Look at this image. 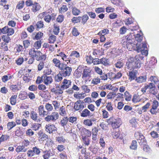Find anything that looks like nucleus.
Segmentation results:
<instances>
[{"instance_id":"nucleus-6","label":"nucleus","mask_w":159,"mask_h":159,"mask_svg":"<svg viewBox=\"0 0 159 159\" xmlns=\"http://www.w3.org/2000/svg\"><path fill=\"white\" fill-rule=\"evenodd\" d=\"M91 70L89 68L86 67L83 71L82 78L85 81L87 82L91 78Z\"/></svg>"},{"instance_id":"nucleus-45","label":"nucleus","mask_w":159,"mask_h":159,"mask_svg":"<svg viewBox=\"0 0 159 159\" xmlns=\"http://www.w3.org/2000/svg\"><path fill=\"white\" fill-rule=\"evenodd\" d=\"M124 96L126 101H129L131 100V95L127 91H126L124 93Z\"/></svg>"},{"instance_id":"nucleus-38","label":"nucleus","mask_w":159,"mask_h":159,"mask_svg":"<svg viewBox=\"0 0 159 159\" xmlns=\"http://www.w3.org/2000/svg\"><path fill=\"white\" fill-rule=\"evenodd\" d=\"M137 142L136 140H133L130 145V148L132 150H135L137 149Z\"/></svg>"},{"instance_id":"nucleus-42","label":"nucleus","mask_w":159,"mask_h":159,"mask_svg":"<svg viewBox=\"0 0 159 159\" xmlns=\"http://www.w3.org/2000/svg\"><path fill=\"white\" fill-rule=\"evenodd\" d=\"M23 80L25 82H28L31 80V77L29 74H25L23 77Z\"/></svg>"},{"instance_id":"nucleus-31","label":"nucleus","mask_w":159,"mask_h":159,"mask_svg":"<svg viewBox=\"0 0 159 159\" xmlns=\"http://www.w3.org/2000/svg\"><path fill=\"white\" fill-rule=\"evenodd\" d=\"M46 58V55L43 54L41 52L40 54L39 53V56H38V58H37V61H39L41 60V61H44Z\"/></svg>"},{"instance_id":"nucleus-56","label":"nucleus","mask_w":159,"mask_h":159,"mask_svg":"<svg viewBox=\"0 0 159 159\" xmlns=\"http://www.w3.org/2000/svg\"><path fill=\"white\" fill-rule=\"evenodd\" d=\"M56 37L53 35H52L49 36V43H54L56 40Z\"/></svg>"},{"instance_id":"nucleus-39","label":"nucleus","mask_w":159,"mask_h":159,"mask_svg":"<svg viewBox=\"0 0 159 159\" xmlns=\"http://www.w3.org/2000/svg\"><path fill=\"white\" fill-rule=\"evenodd\" d=\"M149 80L150 81L153 82L155 84H157L159 81L157 77L155 76H151Z\"/></svg>"},{"instance_id":"nucleus-40","label":"nucleus","mask_w":159,"mask_h":159,"mask_svg":"<svg viewBox=\"0 0 159 159\" xmlns=\"http://www.w3.org/2000/svg\"><path fill=\"white\" fill-rule=\"evenodd\" d=\"M17 97V96L16 95H12L11 97L10 98V103L11 104L14 105H15L16 103V99Z\"/></svg>"},{"instance_id":"nucleus-8","label":"nucleus","mask_w":159,"mask_h":159,"mask_svg":"<svg viewBox=\"0 0 159 159\" xmlns=\"http://www.w3.org/2000/svg\"><path fill=\"white\" fill-rule=\"evenodd\" d=\"M41 150H42V149L36 146L33 147L32 150H29L27 152V156L29 157H31L34 156L35 155H39L41 153Z\"/></svg>"},{"instance_id":"nucleus-34","label":"nucleus","mask_w":159,"mask_h":159,"mask_svg":"<svg viewBox=\"0 0 159 159\" xmlns=\"http://www.w3.org/2000/svg\"><path fill=\"white\" fill-rule=\"evenodd\" d=\"M112 134L114 138H119L120 139H122L123 138V137L120 136V133L118 131H114L112 133Z\"/></svg>"},{"instance_id":"nucleus-55","label":"nucleus","mask_w":159,"mask_h":159,"mask_svg":"<svg viewBox=\"0 0 159 159\" xmlns=\"http://www.w3.org/2000/svg\"><path fill=\"white\" fill-rule=\"evenodd\" d=\"M41 125L40 124H34L32 125L31 128L33 130L36 131L39 129Z\"/></svg>"},{"instance_id":"nucleus-53","label":"nucleus","mask_w":159,"mask_h":159,"mask_svg":"<svg viewBox=\"0 0 159 159\" xmlns=\"http://www.w3.org/2000/svg\"><path fill=\"white\" fill-rule=\"evenodd\" d=\"M150 134L152 137L154 139H156L159 137V134L155 131H151L150 133Z\"/></svg>"},{"instance_id":"nucleus-9","label":"nucleus","mask_w":159,"mask_h":159,"mask_svg":"<svg viewBox=\"0 0 159 159\" xmlns=\"http://www.w3.org/2000/svg\"><path fill=\"white\" fill-rule=\"evenodd\" d=\"M59 117V115L58 113L57 112H54L52 113L51 115H48L45 118V120L46 121H49L54 122Z\"/></svg>"},{"instance_id":"nucleus-37","label":"nucleus","mask_w":159,"mask_h":159,"mask_svg":"<svg viewBox=\"0 0 159 159\" xmlns=\"http://www.w3.org/2000/svg\"><path fill=\"white\" fill-rule=\"evenodd\" d=\"M72 12L73 15L74 16H78L81 12L80 11L77 9L75 7H72Z\"/></svg>"},{"instance_id":"nucleus-52","label":"nucleus","mask_w":159,"mask_h":159,"mask_svg":"<svg viewBox=\"0 0 159 159\" xmlns=\"http://www.w3.org/2000/svg\"><path fill=\"white\" fill-rule=\"evenodd\" d=\"M59 114L60 115L64 116V115L66 114L65 111V107L64 106H62L59 109Z\"/></svg>"},{"instance_id":"nucleus-41","label":"nucleus","mask_w":159,"mask_h":159,"mask_svg":"<svg viewBox=\"0 0 159 159\" xmlns=\"http://www.w3.org/2000/svg\"><path fill=\"white\" fill-rule=\"evenodd\" d=\"M68 121V119L67 117H64L60 122L61 125L63 127L66 125L67 124Z\"/></svg>"},{"instance_id":"nucleus-7","label":"nucleus","mask_w":159,"mask_h":159,"mask_svg":"<svg viewBox=\"0 0 159 159\" xmlns=\"http://www.w3.org/2000/svg\"><path fill=\"white\" fill-rule=\"evenodd\" d=\"M134 136L140 145H145L147 144L146 141L145 137L141 133L139 132H136L134 134Z\"/></svg>"},{"instance_id":"nucleus-47","label":"nucleus","mask_w":159,"mask_h":159,"mask_svg":"<svg viewBox=\"0 0 159 159\" xmlns=\"http://www.w3.org/2000/svg\"><path fill=\"white\" fill-rule=\"evenodd\" d=\"M39 134V137L43 141L47 139H48V136L45 133H41Z\"/></svg>"},{"instance_id":"nucleus-10","label":"nucleus","mask_w":159,"mask_h":159,"mask_svg":"<svg viewBox=\"0 0 159 159\" xmlns=\"http://www.w3.org/2000/svg\"><path fill=\"white\" fill-rule=\"evenodd\" d=\"M159 106L158 102L156 100L152 101V108L150 110V111L152 115H156L157 113V109Z\"/></svg>"},{"instance_id":"nucleus-62","label":"nucleus","mask_w":159,"mask_h":159,"mask_svg":"<svg viewBox=\"0 0 159 159\" xmlns=\"http://www.w3.org/2000/svg\"><path fill=\"white\" fill-rule=\"evenodd\" d=\"M81 16H78V17H74L71 19L72 21L75 23H78L80 21Z\"/></svg>"},{"instance_id":"nucleus-17","label":"nucleus","mask_w":159,"mask_h":159,"mask_svg":"<svg viewBox=\"0 0 159 159\" xmlns=\"http://www.w3.org/2000/svg\"><path fill=\"white\" fill-rule=\"evenodd\" d=\"M43 153L44 154L43 155V157L44 159H48L51 156L53 155L52 152L51 150L43 151Z\"/></svg>"},{"instance_id":"nucleus-26","label":"nucleus","mask_w":159,"mask_h":159,"mask_svg":"<svg viewBox=\"0 0 159 159\" xmlns=\"http://www.w3.org/2000/svg\"><path fill=\"white\" fill-rule=\"evenodd\" d=\"M55 16L56 15H54V16H52L48 14L47 13V14H46V15H45L44 19L45 21L49 23L50 22L52 19V20H54L55 19Z\"/></svg>"},{"instance_id":"nucleus-63","label":"nucleus","mask_w":159,"mask_h":159,"mask_svg":"<svg viewBox=\"0 0 159 159\" xmlns=\"http://www.w3.org/2000/svg\"><path fill=\"white\" fill-rule=\"evenodd\" d=\"M95 12L98 14L105 12V9L103 7L96 8L95 9Z\"/></svg>"},{"instance_id":"nucleus-49","label":"nucleus","mask_w":159,"mask_h":159,"mask_svg":"<svg viewBox=\"0 0 159 159\" xmlns=\"http://www.w3.org/2000/svg\"><path fill=\"white\" fill-rule=\"evenodd\" d=\"M84 93L75 94L74 97L77 99H83L84 97Z\"/></svg>"},{"instance_id":"nucleus-4","label":"nucleus","mask_w":159,"mask_h":159,"mask_svg":"<svg viewBox=\"0 0 159 159\" xmlns=\"http://www.w3.org/2000/svg\"><path fill=\"white\" fill-rule=\"evenodd\" d=\"M61 70L59 72L64 77L69 76L70 75L72 69L70 67L67 66L65 64H61V68L60 69Z\"/></svg>"},{"instance_id":"nucleus-30","label":"nucleus","mask_w":159,"mask_h":159,"mask_svg":"<svg viewBox=\"0 0 159 159\" xmlns=\"http://www.w3.org/2000/svg\"><path fill=\"white\" fill-rule=\"evenodd\" d=\"M62 75L59 72V73L57 75H56L55 76L54 80L56 82H60L62 79Z\"/></svg>"},{"instance_id":"nucleus-25","label":"nucleus","mask_w":159,"mask_h":159,"mask_svg":"<svg viewBox=\"0 0 159 159\" xmlns=\"http://www.w3.org/2000/svg\"><path fill=\"white\" fill-rule=\"evenodd\" d=\"M81 69H82V67L80 66H79L77 69H76L74 75L77 78H80L81 75H82V73H81Z\"/></svg>"},{"instance_id":"nucleus-20","label":"nucleus","mask_w":159,"mask_h":159,"mask_svg":"<svg viewBox=\"0 0 159 159\" xmlns=\"http://www.w3.org/2000/svg\"><path fill=\"white\" fill-rule=\"evenodd\" d=\"M80 57V53L77 51H72L70 55V61L72 59H75L78 58Z\"/></svg>"},{"instance_id":"nucleus-19","label":"nucleus","mask_w":159,"mask_h":159,"mask_svg":"<svg viewBox=\"0 0 159 159\" xmlns=\"http://www.w3.org/2000/svg\"><path fill=\"white\" fill-rule=\"evenodd\" d=\"M38 110L39 115L40 116H44L47 115L48 114V111H44V107L43 105H41L39 107Z\"/></svg>"},{"instance_id":"nucleus-18","label":"nucleus","mask_w":159,"mask_h":159,"mask_svg":"<svg viewBox=\"0 0 159 159\" xmlns=\"http://www.w3.org/2000/svg\"><path fill=\"white\" fill-rule=\"evenodd\" d=\"M80 116L82 117H89L92 116V113L88 109H85L81 113Z\"/></svg>"},{"instance_id":"nucleus-36","label":"nucleus","mask_w":159,"mask_h":159,"mask_svg":"<svg viewBox=\"0 0 159 159\" xmlns=\"http://www.w3.org/2000/svg\"><path fill=\"white\" fill-rule=\"evenodd\" d=\"M16 125V122L14 121L8 122L7 124V128L9 130L11 129Z\"/></svg>"},{"instance_id":"nucleus-16","label":"nucleus","mask_w":159,"mask_h":159,"mask_svg":"<svg viewBox=\"0 0 159 159\" xmlns=\"http://www.w3.org/2000/svg\"><path fill=\"white\" fill-rule=\"evenodd\" d=\"M81 101L80 100L77 101L74 104V108L76 110H81L84 108L83 104H81Z\"/></svg>"},{"instance_id":"nucleus-27","label":"nucleus","mask_w":159,"mask_h":159,"mask_svg":"<svg viewBox=\"0 0 159 159\" xmlns=\"http://www.w3.org/2000/svg\"><path fill=\"white\" fill-rule=\"evenodd\" d=\"M137 72L135 71H131L129 72V79H131V80L135 79L136 78V75Z\"/></svg>"},{"instance_id":"nucleus-43","label":"nucleus","mask_w":159,"mask_h":159,"mask_svg":"<svg viewBox=\"0 0 159 159\" xmlns=\"http://www.w3.org/2000/svg\"><path fill=\"white\" fill-rule=\"evenodd\" d=\"M26 149H25L23 146H18L16 149V151L18 152H26Z\"/></svg>"},{"instance_id":"nucleus-5","label":"nucleus","mask_w":159,"mask_h":159,"mask_svg":"<svg viewBox=\"0 0 159 159\" xmlns=\"http://www.w3.org/2000/svg\"><path fill=\"white\" fill-rule=\"evenodd\" d=\"M109 124H111L113 129L119 127L121 124V120L119 118H115L114 117L110 118L108 120Z\"/></svg>"},{"instance_id":"nucleus-58","label":"nucleus","mask_w":159,"mask_h":159,"mask_svg":"<svg viewBox=\"0 0 159 159\" xmlns=\"http://www.w3.org/2000/svg\"><path fill=\"white\" fill-rule=\"evenodd\" d=\"M41 41H37L34 43V47L37 50L41 47Z\"/></svg>"},{"instance_id":"nucleus-2","label":"nucleus","mask_w":159,"mask_h":159,"mask_svg":"<svg viewBox=\"0 0 159 159\" xmlns=\"http://www.w3.org/2000/svg\"><path fill=\"white\" fill-rule=\"evenodd\" d=\"M140 58L139 56H136L134 58L130 59V60L128 64V69L131 70L132 69L139 68L141 66V63L139 60Z\"/></svg>"},{"instance_id":"nucleus-64","label":"nucleus","mask_w":159,"mask_h":159,"mask_svg":"<svg viewBox=\"0 0 159 159\" xmlns=\"http://www.w3.org/2000/svg\"><path fill=\"white\" fill-rule=\"evenodd\" d=\"M81 88L85 93H89L90 91V89L87 85H84L81 86Z\"/></svg>"},{"instance_id":"nucleus-33","label":"nucleus","mask_w":159,"mask_h":159,"mask_svg":"<svg viewBox=\"0 0 159 159\" xmlns=\"http://www.w3.org/2000/svg\"><path fill=\"white\" fill-rule=\"evenodd\" d=\"M30 115L31 119L35 121H36L37 120L38 116V115L36 112L34 111H31Z\"/></svg>"},{"instance_id":"nucleus-3","label":"nucleus","mask_w":159,"mask_h":159,"mask_svg":"<svg viewBox=\"0 0 159 159\" xmlns=\"http://www.w3.org/2000/svg\"><path fill=\"white\" fill-rule=\"evenodd\" d=\"M147 45L146 43H142L139 44L137 43L136 44L135 50L138 52H141V54L145 56H147L148 54V51L147 50Z\"/></svg>"},{"instance_id":"nucleus-60","label":"nucleus","mask_w":159,"mask_h":159,"mask_svg":"<svg viewBox=\"0 0 159 159\" xmlns=\"http://www.w3.org/2000/svg\"><path fill=\"white\" fill-rule=\"evenodd\" d=\"M72 33L73 35L75 36H77L80 34V33L75 27H73Z\"/></svg>"},{"instance_id":"nucleus-13","label":"nucleus","mask_w":159,"mask_h":159,"mask_svg":"<svg viewBox=\"0 0 159 159\" xmlns=\"http://www.w3.org/2000/svg\"><path fill=\"white\" fill-rule=\"evenodd\" d=\"M40 51L37 50H35L34 48H32L30 49L29 51V54L31 57H33L37 60L38 56H39V53L40 54Z\"/></svg>"},{"instance_id":"nucleus-51","label":"nucleus","mask_w":159,"mask_h":159,"mask_svg":"<svg viewBox=\"0 0 159 159\" xmlns=\"http://www.w3.org/2000/svg\"><path fill=\"white\" fill-rule=\"evenodd\" d=\"M27 96V94L25 92H23V93L20 94L19 95V98L22 100L25 99Z\"/></svg>"},{"instance_id":"nucleus-15","label":"nucleus","mask_w":159,"mask_h":159,"mask_svg":"<svg viewBox=\"0 0 159 159\" xmlns=\"http://www.w3.org/2000/svg\"><path fill=\"white\" fill-rule=\"evenodd\" d=\"M43 82L46 85L51 84L53 81V79L51 76H48L43 75Z\"/></svg>"},{"instance_id":"nucleus-14","label":"nucleus","mask_w":159,"mask_h":159,"mask_svg":"<svg viewBox=\"0 0 159 159\" xmlns=\"http://www.w3.org/2000/svg\"><path fill=\"white\" fill-rule=\"evenodd\" d=\"M3 34H7L8 36L12 35L14 33L13 29L9 28L8 26H5L3 28Z\"/></svg>"},{"instance_id":"nucleus-11","label":"nucleus","mask_w":159,"mask_h":159,"mask_svg":"<svg viewBox=\"0 0 159 159\" xmlns=\"http://www.w3.org/2000/svg\"><path fill=\"white\" fill-rule=\"evenodd\" d=\"M46 131L49 134L53 133L56 132L57 130V128L55 125L52 124L46 125L45 126Z\"/></svg>"},{"instance_id":"nucleus-1","label":"nucleus","mask_w":159,"mask_h":159,"mask_svg":"<svg viewBox=\"0 0 159 159\" xmlns=\"http://www.w3.org/2000/svg\"><path fill=\"white\" fill-rule=\"evenodd\" d=\"M143 38V34L142 33H138L135 35L134 33H131L126 36L123 37V39L121 42L123 46L125 48H126L129 50L133 47H134V45L136 46L135 41L138 42V43H140L142 40Z\"/></svg>"},{"instance_id":"nucleus-21","label":"nucleus","mask_w":159,"mask_h":159,"mask_svg":"<svg viewBox=\"0 0 159 159\" xmlns=\"http://www.w3.org/2000/svg\"><path fill=\"white\" fill-rule=\"evenodd\" d=\"M81 135L82 137L85 136L88 138L90 137L91 134V132L90 131L85 128L83 129H82Z\"/></svg>"},{"instance_id":"nucleus-46","label":"nucleus","mask_w":159,"mask_h":159,"mask_svg":"<svg viewBox=\"0 0 159 159\" xmlns=\"http://www.w3.org/2000/svg\"><path fill=\"white\" fill-rule=\"evenodd\" d=\"M82 138L85 145L88 146L89 144L90 139L88 138L85 136L82 137Z\"/></svg>"},{"instance_id":"nucleus-12","label":"nucleus","mask_w":159,"mask_h":159,"mask_svg":"<svg viewBox=\"0 0 159 159\" xmlns=\"http://www.w3.org/2000/svg\"><path fill=\"white\" fill-rule=\"evenodd\" d=\"M71 82L70 80L64 79L62 82L60 89L62 90H64L68 88L71 85Z\"/></svg>"},{"instance_id":"nucleus-24","label":"nucleus","mask_w":159,"mask_h":159,"mask_svg":"<svg viewBox=\"0 0 159 159\" xmlns=\"http://www.w3.org/2000/svg\"><path fill=\"white\" fill-rule=\"evenodd\" d=\"M52 61L54 65L56 67H58L59 69H60L61 68V64L62 63H61L60 60L57 58H54Z\"/></svg>"},{"instance_id":"nucleus-44","label":"nucleus","mask_w":159,"mask_h":159,"mask_svg":"<svg viewBox=\"0 0 159 159\" xmlns=\"http://www.w3.org/2000/svg\"><path fill=\"white\" fill-rule=\"evenodd\" d=\"M116 67L118 68H120L124 65L123 61L122 60H118L115 64Z\"/></svg>"},{"instance_id":"nucleus-48","label":"nucleus","mask_w":159,"mask_h":159,"mask_svg":"<svg viewBox=\"0 0 159 159\" xmlns=\"http://www.w3.org/2000/svg\"><path fill=\"white\" fill-rule=\"evenodd\" d=\"M109 33V30L108 29H104L101 30L98 33V34L99 36L101 35H104L105 34H107Z\"/></svg>"},{"instance_id":"nucleus-50","label":"nucleus","mask_w":159,"mask_h":159,"mask_svg":"<svg viewBox=\"0 0 159 159\" xmlns=\"http://www.w3.org/2000/svg\"><path fill=\"white\" fill-rule=\"evenodd\" d=\"M2 40L5 42L7 43L10 41L11 39L7 35H3L2 37Z\"/></svg>"},{"instance_id":"nucleus-22","label":"nucleus","mask_w":159,"mask_h":159,"mask_svg":"<svg viewBox=\"0 0 159 159\" xmlns=\"http://www.w3.org/2000/svg\"><path fill=\"white\" fill-rule=\"evenodd\" d=\"M10 88L13 92H16L21 89L20 85L17 83L15 84H11L10 86Z\"/></svg>"},{"instance_id":"nucleus-35","label":"nucleus","mask_w":159,"mask_h":159,"mask_svg":"<svg viewBox=\"0 0 159 159\" xmlns=\"http://www.w3.org/2000/svg\"><path fill=\"white\" fill-rule=\"evenodd\" d=\"M81 18L82 19L81 22V23L83 25H84L88 20L89 17L87 15L85 14L81 17Z\"/></svg>"},{"instance_id":"nucleus-57","label":"nucleus","mask_w":159,"mask_h":159,"mask_svg":"<svg viewBox=\"0 0 159 159\" xmlns=\"http://www.w3.org/2000/svg\"><path fill=\"white\" fill-rule=\"evenodd\" d=\"M150 106V104L149 102H147L146 105L142 107V109L143 112H146L147 109Z\"/></svg>"},{"instance_id":"nucleus-28","label":"nucleus","mask_w":159,"mask_h":159,"mask_svg":"<svg viewBox=\"0 0 159 159\" xmlns=\"http://www.w3.org/2000/svg\"><path fill=\"white\" fill-rule=\"evenodd\" d=\"M122 75V73L120 72H119L116 74L113 73L112 75V78L110 79L112 80L119 79L121 77Z\"/></svg>"},{"instance_id":"nucleus-29","label":"nucleus","mask_w":159,"mask_h":159,"mask_svg":"<svg viewBox=\"0 0 159 159\" xmlns=\"http://www.w3.org/2000/svg\"><path fill=\"white\" fill-rule=\"evenodd\" d=\"M59 56L61 57V58L65 61H68L70 62V57H67V56L63 52H61L59 53Z\"/></svg>"},{"instance_id":"nucleus-32","label":"nucleus","mask_w":159,"mask_h":159,"mask_svg":"<svg viewBox=\"0 0 159 159\" xmlns=\"http://www.w3.org/2000/svg\"><path fill=\"white\" fill-rule=\"evenodd\" d=\"M40 7L39 4L37 2H34L33 5V7L32 9V10L34 12H36L39 10Z\"/></svg>"},{"instance_id":"nucleus-59","label":"nucleus","mask_w":159,"mask_h":159,"mask_svg":"<svg viewBox=\"0 0 159 159\" xmlns=\"http://www.w3.org/2000/svg\"><path fill=\"white\" fill-rule=\"evenodd\" d=\"M54 29H53V32L55 34L57 35L59 32L60 28L59 26L57 25H54Z\"/></svg>"},{"instance_id":"nucleus-23","label":"nucleus","mask_w":159,"mask_h":159,"mask_svg":"<svg viewBox=\"0 0 159 159\" xmlns=\"http://www.w3.org/2000/svg\"><path fill=\"white\" fill-rule=\"evenodd\" d=\"M146 75H143L140 76L138 77H136L135 80L137 83H141L145 82L146 81Z\"/></svg>"},{"instance_id":"nucleus-61","label":"nucleus","mask_w":159,"mask_h":159,"mask_svg":"<svg viewBox=\"0 0 159 159\" xmlns=\"http://www.w3.org/2000/svg\"><path fill=\"white\" fill-rule=\"evenodd\" d=\"M44 65V61H40L38 66V71L41 70L43 68Z\"/></svg>"},{"instance_id":"nucleus-54","label":"nucleus","mask_w":159,"mask_h":159,"mask_svg":"<svg viewBox=\"0 0 159 159\" xmlns=\"http://www.w3.org/2000/svg\"><path fill=\"white\" fill-rule=\"evenodd\" d=\"M100 79L98 77L93 78L91 84H97L100 83Z\"/></svg>"}]
</instances>
